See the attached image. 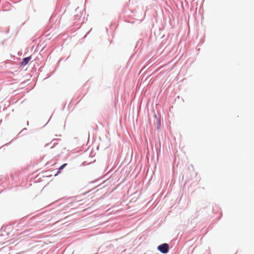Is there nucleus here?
Listing matches in <instances>:
<instances>
[{
  "mask_svg": "<svg viewBox=\"0 0 254 254\" xmlns=\"http://www.w3.org/2000/svg\"><path fill=\"white\" fill-rule=\"evenodd\" d=\"M158 250L163 254L167 253L169 251V245L164 243L158 247Z\"/></svg>",
  "mask_w": 254,
  "mask_h": 254,
  "instance_id": "nucleus-1",
  "label": "nucleus"
},
{
  "mask_svg": "<svg viewBox=\"0 0 254 254\" xmlns=\"http://www.w3.org/2000/svg\"><path fill=\"white\" fill-rule=\"evenodd\" d=\"M31 56L24 58L21 63V65H26L28 63L29 61L31 60Z\"/></svg>",
  "mask_w": 254,
  "mask_h": 254,
  "instance_id": "nucleus-2",
  "label": "nucleus"
},
{
  "mask_svg": "<svg viewBox=\"0 0 254 254\" xmlns=\"http://www.w3.org/2000/svg\"><path fill=\"white\" fill-rule=\"evenodd\" d=\"M67 164L65 163L62 165L59 169V171H58L57 173L55 175H57L58 174L60 173L61 172V170H62L65 166H66Z\"/></svg>",
  "mask_w": 254,
  "mask_h": 254,
  "instance_id": "nucleus-3",
  "label": "nucleus"
}]
</instances>
